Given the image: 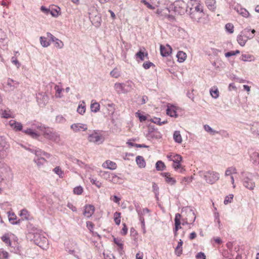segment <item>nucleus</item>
<instances>
[{
    "label": "nucleus",
    "mask_w": 259,
    "mask_h": 259,
    "mask_svg": "<svg viewBox=\"0 0 259 259\" xmlns=\"http://www.w3.org/2000/svg\"><path fill=\"white\" fill-rule=\"evenodd\" d=\"M189 6L183 1H176L171 4L166 10L169 13L173 11L175 14L182 15L188 11Z\"/></svg>",
    "instance_id": "nucleus-1"
},
{
    "label": "nucleus",
    "mask_w": 259,
    "mask_h": 259,
    "mask_svg": "<svg viewBox=\"0 0 259 259\" xmlns=\"http://www.w3.org/2000/svg\"><path fill=\"white\" fill-rule=\"evenodd\" d=\"M251 30L250 27H247L244 29L238 35L237 40L238 44L242 47L244 46L248 39H251L254 36L255 30L253 29L251 34L248 35V33Z\"/></svg>",
    "instance_id": "nucleus-2"
},
{
    "label": "nucleus",
    "mask_w": 259,
    "mask_h": 259,
    "mask_svg": "<svg viewBox=\"0 0 259 259\" xmlns=\"http://www.w3.org/2000/svg\"><path fill=\"white\" fill-rule=\"evenodd\" d=\"M200 176L203 177L206 183L213 184L215 183L220 178V175L218 172L214 171L209 170L207 171H200Z\"/></svg>",
    "instance_id": "nucleus-3"
},
{
    "label": "nucleus",
    "mask_w": 259,
    "mask_h": 259,
    "mask_svg": "<svg viewBox=\"0 0 259 259\" xmlns=\"http://www.w3.org/2000/svg\"><path fill=\"white\" fill-rule=\"evenodd\" d=\"M242 183L243 186L247 189L252 190L254 189L255 184L253 181V176L250 172H242Z\"/></svg>",
    "instance_id": "nucleus-4"
},
{
    "label": "nucleus",
    "mask_w": 259,
    "mask_h": 259,
    "mask_svg": "<svg viewBox=\"0 0 259 259\" xmlns=\"http://www.w3.org/2000/svg\"><path fill=\"white\" fill-rule=\"evenodd\" d=\"M30 234L33 236L31 239L33 240L34 243L40 247L44 248L46 244H48L47 238L41 234L39 230H37L36 232L31 233Z\"/></svg>",
    "instance_id": "nucleus-5"
},
{
    "label": "nucleus",
    "mask_w": 259,
    "mask_h": 259,
    "mask_svg": "<svg viewBox=\"0 0 259 259\" xmlns=\"http://www.w3.org/2000/svg\"><path fill=\"white\" fill-rule=\"evenodd\" d=\"M43 136L46 139L56 143H58L60 141L59 135L49 127H47L45 130Z\"/></svg>",
    "instance_id": "nucleus-6"
},
{
    "label": "nucleus",
    "mask_w": 259,
    "mask_h": 259,
    "mask_svg": "<svg viewBox=\"0 0 259 259\" xmlns=\"http://www.w3.org/2000/svg\"><path fill=\"white\" fill-rule=\"evenodd\" d=\"M1 182L4 181L9 182L13 178V174L10 167L6 165H3L1 167Z\"/></svg>",
    "instance_id": "nucleus-7"
},
{
    "label": "nucleus",
    "mask_w": 259,
    "mask_h": 259,
    "mask_svg": "<svg viewBox=\"0 0 259 259\" xmlns=\"http://www.w3.org/2000/svg\"><path fill=\"white\" fill-rule=\"evenodd\" d=\"M1 240L7 246L11 247L13 241H16L17 237L13 233L8 232L5 233L2 237Z\"/></svg>",
    "instance_id": "nucleus-8"
},
{
    "label": "nucleus",
    "mask_w": 259,
    "mask_h": 259,
    "mask_svg": "<svg viewBox=\"0 0 259 259\" xmlns=\"http://www.w3.org/2000/svg\"><path fill=\"white\" fill-rule=\"evenodd\" d=\"M182 161V157L179 154H175L172 164V167L175 170L180 169V173H183L185 171V169L181 166V162Z\"/></svg>",
    "instance_id": "nucleus-9"
},
{
    "label": "nucleus",
    "mask_w": 259,
    "mask_h": 259,
    "mask_svg": "<svg viewBox=\"0 0 259 259\" xmlns=\"http://www.w3.org/2000/svg\"><path fill=\"white\" fill-rule=\"evenodd\" d=\"M185 213L186 214V218L189 220V222H191V223L189 224L191 225L193 223L196 219L195 214L194 213V210L190 207L186 206L184 207L182 209V213Z\"/></svg>",
    "instance_id": "nucleus-10"
},
{
    "label": "nucleus",
    "mask_w": 259,
    "mask_h": 259,
    "mask_svg": "<svg viewBox=\"0 0 259 259\" xmlns=\"http://www.w3.org/2000/svg\"><path fill=\"white\" fill-rule=\"evenodd\" d=\"M88 140L90 142H93L98 144L102 143L103 142V140L102 136L99 135L96 132H94L92 134L89 135Z\"/></svg>",
    "instance_id": "nucleus-11"
},
{
    "label": "nucleus",
    "mask_w": 259,
    "mask_h": 259,
    "mask_svg": "<svg viewBox=\"0 0 259 259\" xmlns=\"http://www.w3.org/2000/svg\"><path fill=\"white\" fill-rule=\"evenodd\" d=\"M65 249L70 254H73L75 257H78L75 254L76 250L77 249V246L75 242L71 241L66 244Z\"/></svg>",
    "instance_id": "nucleus-12"
},
{
    "label": "nucleus",
    "mask_w": 259,
    "mask_h": 259,
    "mask_svg": "<svg viewBox=\"0 0 259 259\" xmlns=\"http://www.w3.org/2000/svg\"><path fill=\"white\" fill-rule=\"evenodd\" d=\"M18 83L10 78L8 79L7 82L4 85V88L6 91H13L18 85Z\"/></svg>",
    "instance_id": "nucleus-13"
},
{
    "label": "nucleus",
    "mask_w": 259,
    "mask_h": 259,
    "mask_svg": "<svg viewBox=\"0 0 259 259\" xmlns=\"http://www.w3.org/2000/svg\"><path fill=\"white\" fill-rule=\"evenodd\" d=\"M71 129L75 133L80 132L81 131H85L87 130V125L81 123H77L72 124L70 126Z\"/></svg>",
    "instance_id": "nucleus-14"
},
{
    "label": "nucleus",
    "mask_w": 259,
    "mask_h": 259,
    "mask_svg": "<svg viewBox=\"0 0 259 259\" xmlns=\"http://www.w3.org/2000/svg\"><path fill=\"white\" fill-rule=\"evenodd\" d=\"M147 137L148 139H158L161 138V135L159 132L155 131L153 128H149L148 131V133L147 135Z\"/></svg>",
    "instance_id": "nucleus-15"
},
{
    "label": "nucleus",
    "mask_w": 259,
    "mask_h": 259,
    "mask_svg": "<svg viewBox=\"0 0 259 259\" xmlns=\"http://www.w3.org/2000/svg\"><path fill=\"white\" fill-rule=\"evenodd\" d=\"M10 126L16 132L22 131L23 132V125L19 122L16 121L15 120H11L9 122Z\"/></svg>",
    "instance_id": "nucleus-16"
},
{
    "label": "nucleus",
    "mask_w": 259,
    "mask_h": 259,
    "mask_svg": "<svg viewBox=\"0 0 259 259\" xmlns=\"http://www.w3.org/2000/svg\"><path fill=\"white\" fill-rule=\"evenodd\" d=\"M95 211V207L93 205H86L84 206L83 215L88 218L92 216Z\"/></svg>",
    "instance_id": "nucleus-17"
},
{
    "label": "nucleus",
    "mask_w": 259,
    "mask_h": 259,
    "mask_svg": "<svg viewBox=\"0 0 259 259\" xmlns=\"http://www.w3.org/2000/svg\"><path fill=\"white\" fill-rule=\"evenodd\" d=\"M167 47L161 45L160 46V54L163 57H167L171 53L172 49L168 45H166Z\"/></svg>",
    "instance_id": "nucleus-18"
},
{
    "label": "nucleus",
    "mask_w": 259,
    "mask_h": 259,
    "mask_svg": "<svg viewBox=\"0 0 259 259\" xmlns=\"http://www.w3.org/2000/svg\"><path fill=\"white\" fill-rule=\"evenodd\" d=\"M126 84L123 83H116L114 84V89L118 94L125 93L127 92L125 89Z\"/></svg>",
    "instance_id": "nucleus-19"
},
{
    "label": "nucleus",
    "mask_w": 259,
    "mask_h": 259,
    "mask_svg": "<svg viewBox=\"0 0 259 259\" xmlns=\"http://www.w3.org/2000/svg\"><path fill=\"white\" fill-rule=\"evenodd\" d=\"M187 12L189 14L190 17L193 21H198L203 15L197 12H194V11L190 9Z\"/></svg>",
    "instance_id": "nucleus-20"
},
{
    "label": "nucleus",
    "mask_w": 259,
    "mask_h": 259,
    "mask_svg": "<svg viewBox=\"0 0 259 259\" xmlns=\"http://www.w3.org/2000/svg\"><path fill=\"white\" fill-rule=\"evenodd\" d=\"M23 132L26 135L30 136L33 139H36L40 136V134L37 133L36 131L34 130L31 127L23 131Z\"/></svg>",
    "instance_id": "nucleus-21"
},
{
    "label": "nucleus",
    "mask_w": 259,
    "mask_h": 259,
    "mask_svg": "<svg viewBox=\"0 0 259 259\" xmlns=\"http://www.w3.org/2000/svg\"><path fill=\"white\" fill-rule=\"evenodd\" d=\"M204 129L206 132L209 133L210 135L213 136L217 134H219L220 135H223L226 133L225 131H215L207 124H205L204 125Z\"/></svg>",
    "instance_id": "nucleus-22"
},
{
    "label": "nucleus",
    "mask_w": 259,
    "mask_h": 259,
    "mask_svg": "<svg viewBox=\"0 0 259 259\" xmlns=\"http://www.w3.org/2000/svg\"><path fill=\"white\" fill-rule=\"evenodd\" d=\"M8 218L10 223L12 225H18L20 224L21 222L20 220H17V217L16 214L14 213H10L9 211H8Z\"/></svg>",
    "instance_id": "nucleus-23"
},
{
    "label": "nucleus",
    "mask_w": 259,
    "mask_h": 259,
    "mask_svg": "<svg viewBox=\"0 0 259 259\" xmlns=\"http://www.w3.org/2000/svg\"><path fill=\"white\" fill-rule=\"evenodd\" d=\"M161 175L165 178V182L171 185H174L176 183V180L170 177V174L169 172H162L161 173Z\"/></svg>",
    "instance_id": "nucleus-24"
},
{
    "label": "nucleus",
    "mask_w": 259,
    "mask_h": 259,
    "mask_svg": "<svg viewBox=\"0 0 259 259\" xmlns=\"http://www.w3.org/2000/svg\"><path fill=\"white\" fill-rule=\"evenodd\" d=\"M1 117L5 118H14L15 117V114L10 109L1 110Z\"/></svg>",
    "instance_id": "nucleus-25"
},
{
    "label": "nucleus",
    "mask_w": 259,
    "mask_h": 259,
    "mask_svg": "<svg viewBox=\"0 0 259 259\" xmlns=\"http://www.w3.org/2000/svg\"><path fill=\"white\" fill-rule=\"evenodd\" d=\"M234 10L240 15L244 17L247 18L249 16V12L244 8H241L240 6H238L235 7Z\"/></svg>",
    "instance_id": "nucleus-26"
},
{
    "label": "nucleus",
    "mask_w": 259,
    "mask_h": 259,
    "mask_svg": "<svg viewBox=\"0 0 259 259\" xmlns=\"http://www.w3.org/2000/svg\"><path fill=\"white\" fill-rule=\"evenodd\" d=\"M31 128L35 131H36L37 129L39 131L44 133L47 127L43 125L41 123L35 122L31 124Z\"/></svg>",
    "instance_id": "nucleus-27"
},
{
    "label": "nucleus",
    "mask_w": 259,
    "mask_h": 259,
    "mask_svg": "<svg viewBox=\"0 0 259 259\" xmlns=\"http://www.w3.org/2000/svg\"><path fill=\"white\" fill-rule=\"evenodd\" d=\"M189 9L194 11V12L196 11L203 15V6L198 3L192 4V7Z\"/></svg>",
    "instance_id": "nucleus-28"
},
{
    "label": "nucleus",
    "mask_w": 259,
    "mask_h": 259,
    "mask_svg": "<svg viewBox=\"0 0 259 259\" xmlns=\"http://www.w3.org/2000/svg\"><path fill=\"white\" fill-rule=\"evenodd\" d=\"M166 114L172 117H177L178 116L176 111V107L174 106L167 107L166 109Z\"/></svg>",
    "instance_id": "nucleus-29"
},
{
    "label": "nucleus",
    "mask_w": 259,
    "mask_h": 259,
    "mask_svg": "<svg viewBox=\"0 0 259 259\" xmlns=\"http://www.w3.org/2000/svg\"><path fill=\"white\" fill-rule=\"evenodd\" d=\"M1 148L3 147V149H1V152L2 150L3 151H5L6 152L5 154L3 153V156H6L7 155V152L9 151V149L10 148L9 144L4 140L3 139L2 137H1Z\"/></svg>",
    "instance_id": "nucleus-30"
},
{
    "label": "nucleus",
    "mask_w": 259,
    "mask_h": 259,
    "mask_svg": "<svg viewBox=\"0 0 259 259\" xmlns=\"http://www.w3.org/2000/svg\"><path fill=\"white\" fill-rule=\"evenodd\" d=\"M250 160L255 165H259V153L254 152L250 154Z\"/></svg>",
    "instance_id": "nucleus-31"
},
{
    "label": "nucleus",
    "mask_w": 259,
    "mask_h": 259,
    "mask_svg": "<svg viewBox=\"0 0 259 259\" xmlns=\"http://www.w3.org/2000/svg\"><path fill=\"white\" fill-rule=\"evenodd\" d=\"M103 166L110 169L114 170L116 168L117 165L114 162L110 160H106L103 164Z\"/></svg>",
    "instance_id": "nucleus-32"
},
{
    "label": "nucleus",
    "mask_w": 259,
    "mask_h": 259,
    "mask_svg": "<svg viewBox=\"0 0 259 259\" xmlns=\"http://www.w3.org/2000/svg\"><path fill=\"white\" fill-rule=\"evenodd\" d=\"M181 214L180 213H176L175 218V228L176 230H179L182 228L181 226Z\"/></svg>",
    "instance_id": "nucleus-33"
},
{
    "label": "nucleus",
    "mask_w": 259,
    "mask_h": 259,
    "mask_svg": "<svg viewBox=\"0 0 259 259\" xmlns=\"http://www.w3.org/2000/svg\"><path fill=\"white\" fill-rule=\"evenodd\" d=\"M136 161L139 167L144 168L146 166V162L142 156H137L136 158Z\"/></svg>",
    "instance_id": "nucleus-34"
},
{
    "label": "nucleus",
    "mask_w": 259,
    "mask_h": 259,
    "mask_svg": "<svg viewBox=\"0 0 259 259\" xmlns=\"http://www.w3.org/2000/svg\"><path fill=\"white\" fill-rule=\"evenodd\" d=\"M205 3L207 8L211 11H213L216 9L215 0H205Z\"/></svg>",
    "instance_id": "nucleus-35"
},
{
    "label": "nucleus",
    "mask_w": 259,
    "mask_h": 259,
    "mask_svg": "<svg viewBox=\"0 0 259 259\" xmlns=\"http://www.w3.org/2000/svg\"><path fill=\"white\" fill-rule=\"evenodd\" d=\"M173 138L175 142L180 144L182 142V138L180 131H176L174 132Z\"/></svg>",
    "instance_id": "nucleus-36"
},
{
    "label": "nucleus",
    "mask_w": 259,
    "mask_h": 259,
    "mask_svg": "<svg viewBox=\"0 0 259 259\" xmlns=\"http://www.w3.org/2000/svg\"><path fill=\"white\" fill-rule=\"evenodd\" d=\"M93 100L92 101L91 104V110L93 112L97 113L100 110V105L98 103L96 102H93Z\"/></svg>",
    "instance_id": "nucleus-37"
},
{
    "label": "nucleus",
    "mask_w": 259,
    "mask_h": 259,
    "mask_svg": "<svg viewBox=\"0 0 259 259\" xmlns=\"http://www.w3.org/2000/svg\"><path fill=\"white\" fill-rule=\"evenodd\" d=\"M183 242L181 239L178 242V245L175 249V253L178 256H180L182 253V245Z\"/></svg>",
    "instance_id": "nucleus-38"
},
{
    "label": "nucleus",
    "mask_w": 259,
    "mask_h": 259,
    "mask_svg": "<svg viewBox=\"0 0 259 259\" xmlns=\"http://www.w3.org/2000/svg\"><path fill=\"white\" fill-rule=\"evenodd\" d=\"M177 57L178 61L179 62H183L186 59L187 55L183 51H179L177 54Z\"/></svg>",
    "instance_id": "nucleus-39"
},
{
    "label": "nucleus",
    "mask_w": 259,
    "mask_h": 259,
    "mask_svg": "<svg viewBox=\"0 0 259 259\" xmlns=\"http://www.w3.org/2000/svg\"><path fill=\"white\" fill-rule=\"evenodd\" d=\"M111 176L112 177L111 179L110 180V182H111L112 183L114 184H121L122 183V179L119 176H117L114 174H113V175Z\"/></svg>",
    "instance_id": "nucleus-40"
},
{
    "label": "nucleus",
    "mask_w": 259,
    "mask_h": 259,
    "mask_svg": "<svg viewBox=\"0 0 259 259\" xmlns=\"http://www.w3.org/2000/svg\"><path fill=\"white\" fill-rule=\"evenodd\" d=\"M61 9L58 7H55V8H52L50 10V14L54 17H57L60 14Z\"/></svg>",
    "instance_id": "nucleus-41"
},
{
    "label": "nucleus",
    "mask_w": 259,
    "mask_h": 259,
    "mask_svg": "<svg viewBox=\"0 0 259 259\" xmlns=\"http://www.w3.org/2000/svg\"><path fill=\"white\" fill-rule=\"evenodd\" d=\"M34 161L38 167H40L45 164L46 162V160L43 157H37L34 159Z\"/></svg>",
    "instance_id": "nucleus-42"
},
{
    "label": "nucleus",
    "mask_w": 259,
    "mask_h": 259,
    "mask_svg": "<svg viewBox=\"0 0 259 259\" xmlns=\"http://www.w3.org/2000/svg\"><path fill=\"white\" fill-rule=\"evenodd\" d=\"M47 37L40 36L39 38L40 42L43 47H48L50 45V41L47 40Z\"/></svg>",
    "instance_id": "nucleus-43"
},
{
    "label": "nucleus",
    "mask_w": 259,
    "mask_h": 259,
    "mask_svg": "<svg viewBox=\"0 0 259 259\" xmlns=\"http://www.w3.org/2000/svg\"><path fill=\"white\" fill-rule=\"evenodd\" d=\"M155 167L157 170L162 171L165 168V165L162 161L158 160L156 163Z\"/></svg>",
    "instance_id": "nucleus-44"
},
{
    "label": "nucleus",
    "mask_w": 259,
    "mask_h": 259,
    "mask_svg": "<svg viewBox=\"0 0 259 259\" xmlns=\"http://www.w3.org/2000/svg\"><path fill=\"white\" fill-rule=\"evenodd\" d=\"M19 215L22 218L23 220H28L30 214L26 209H23L20 211Z\"/></svg>",
    "instance_id": "nucleus-45"
},
{
    "label": "nucleus",
    "mask_w": 259,
    "mask_h": 259,
    "mask_svg": "<svg viewBox=\"0 0 259 259\" xmlns=\"http://www.w3.org/2000/svg\"><path fill=\"white\" fill-rule=\"evenodd\" d=\"M120 218H121V213L118 211H116L114 213V221L115 223L117 225H119L120 223Z\"/></svg>",
    "instance_id": "nucleus-46"
},
{
    "label": "nucleus",
    "mask_w": 259,
    "mask_h": 259,
    "mask_svg": "<svg viewBox=\"0 0 259 259\" xmlns=\"http://www.w3.org/2000/svg\"><path fill=\"white\" fill-rule=\"evenodd\" d=\"M53 171L56 174H57V175L59 176V177L60 178H62L64 176V171L63 170H61V168L60 167V166H56V167H55Z\"/></svg>",
    "instance_id": "nucleus-47"
},
{
    "label": "nucleus",
    "mask_w": 259,
    "mask_h": 259,
    "mask_svg": "<svg viewBox=\"0 0 259 259\" xmlns=\"http://www.w3.org/2000/svg\"><path fill=\"white\" fill-rule=\"evenodd\" d=\"M161 119L160 118L158 117H154L151 119V121L154 123H156L159 125H161L162 124H164L167 123V121L164 120L162 122H161Z\"/></svg>",
    "instance_id": "nucleus-48"
},
{
    "label": "nucleus",
    "mask_w": 259,
    "mask_h": 259,
    "mask_svg": "<svg viewBox=\"0 0 259 259\" xmlns=\"http://www.w3.org/2000/svg\"><path fill=\"white\" fill-rule=\"evenodd\" d=\"M53 42H54L55 47L58 49H62L64 47L63 42L57 38Z\"/></svg>",
    "instance_id": "nucleus-49"
},
{
    "label": "nucleus",
    "mask_w": 259,
    "mask_h": 259,
    "mask_svg": "<svg viewBox=\"0 0 259 259\" xmlns=\"http://www.w3.org/2000/svg\"><path fill=\"white\" fill-rule=\"evenodd\" d=\"M253 57L252 56L249 54H243L241 56L240 59L243 61H251Z\"/></svg>",
    "instance_id": "nucleus-50"
},
{
    "label": "nucleus",
    "mask_w": 259,
    "mask_h": 259,
    "mask_svg": "<svg viewBox=\"0 0 259 259\" xmlns=\"http://www.w3.org/2000/svg\"><path fill=\"white\" fill-rule=\"evenodd\" d=\"M232 173L236 174L237 169L234 167H230L227 169L225 171V176H230Z\"/></svg>",
    "instance_id": "nucleus-51"
},
{
    "label": "nucleus",
    "mask_w": 259,
    "mask_h": 259,
    "mask_svg": "<svg viewBox=\"0 0 259 259\" xmlns=\"http://www.w3.org/2000/svg\"><path fill=\"white\" fill-rule=\"evenodd\" d=\"M110 74L113 77L118 78L120 76V73L118 69L115 68L110 72Z\"/></svg>",
    "instance_id": "nucleus-52"
},
{
    "label": "nucleus",
    "mask_w": 259,
    "mask_h": 259,
    "mask_svg": "<svg viewBox=\"0 0 259 259\" xmlns=\"http://www.w3.org/2000/svg\"><path fill=\"white\" fill-rule=\"evenodd\" d=\"M210 94L211 97L214 99H217L219 96V92L218 89L215 90L211 89L210 90Z\"/></svg>",
    "instance_id": "nucleus-53"
},
{
    "label": "nucleus",
    "mask_w": 259,
    "mask_h": 259,
    "mask_svg": "<svg viewBox=\"0 0 259 259\" xmlns=\"http://www.w3.org/2000/svg\"><path fill=\"white\" fill-rule=\"evenodd\" d=\"M225 28L227 31L229 33H232L234 32V26L232 23H228L226 24Z\"/></svg>",
    "instance_id": "nucleus-54"
},
{
    "label": "nucleus",
    "mask_w": 259,
    "mask_h": 259,
    "mask_svg": "<svg viewBox=\"0 0 259 259\" xmlns=\"http://www.w3.org/2000/svg\"><path fill=\"white\" fill-rule=\"evenodd\" d=\"M55 89L56 90V98H61V93L62 91V89L60 88L59 85H56L55 86Z\"/></svg>",
    "instance_id": "nucleus-55"
},
{
    "label": "nucleus",
    "mask_w": 259,
    "mask_h": 259,
    "mask_svg": "<svg viewBox=\"0 0 259 259\" xmlns=\"http://www.w3.org/2000/svg\"><path fill=\"white\" fill-rule=\"evenodd\" d=\"M152 191L154 193L155 196L157 198L159 195V187L155 182L152 183Z\"/></svg>",
    "instance_id": "nucleus-56"
},
{
    "label": "nucleus",
    "mask_w": 259,
    "mask_h": 259,
    "mask_svg": "<svg viewBox=\"0 0 259 259\" xmlns=\"http://www.w3.org/2000/svg\"><path fill=\"white\" fill-rule=\"evenodd\" d=\"M145 56H148V54L146 53L144 54V53L142 52L141 51H139L136 54V57L137 58H139L141 60L143 61L144 60V57Z\"/></svg>",
    "instance_id": "nucleus-57"
},
{
    "label": "nucleus",
    "mask_w": 259,
    "mask_h": 259,
    "mask_svg": "<svg viewBox=\"0 0 259 259\" xmlns=\"http://www.w3.org/2000/svg\"><path fill=\"white\" fill-rule=\"evenodd\" d=\"M83 192V188L81 186H79L73 189V193L76 195H80Z\"/></svg>",
    "instance_id": "nucleus-58"
},
{
    "label": "nucleus",
    "mask_w": 259,
    "mask_h": 259,
    "mask_svg": "<svg viewBox=\"0 0 259 259\" xmlns=\"http://www.w3.org/2000/svg\"><path fill=\"white\" fill-rule=\"evenodd\" d=\"M90 180L92 184L95 185L98 188H100L102 186V183L100 182L97 181V179L90 178Z\"/></svg>",
    "instance_id": "nucleus-59"
},
{
    "label": "nucleus",
    "mask_w": 259,
    "mask_h": 259,
    "mask_svg": "<svg viewBox=\"0 0 259 259\" xmlns=\"http://www.w3.org/2000/svg\"><path fill=\"white\" fill-rule=\"evenodd\" d=\"M66 119L61 115L56 117V122L59 123H64L66 122Z\"/></svg>",
    "instance_id": "nucleus-60"
},
{
    "label": "nucleus",
    "mask_w": 259,
    "mask_h": 259,
    "mask_svg": "<svg viewBox=\"0 0 259 259\" xmlns=\"http://www.w3.org/2000/svg\"><path fill=\"white\" fill-rule=\"evenodd\" d=\"M77 111L78 113H79L81 115H83L85 111V106H83L82 105H79L78 106V108L77 109Z\"/></svg>",
    "instance_id": "nucleus-61"
},
{
    "label": "nucleus",
    "mask_w": 259,
    "mask_h": 259,
    "mask_svg": "<svg viewBox=\"0 0 259 259\" xmlns=\"http://www.w3.org/2000/svg\"><path fill=\"white\" fill-rule=\"evenodd\" d=\"M239 53L240 51L239 50H236L235 51H230L225 53V57H230Z\"/></svg>",
    "instance_id": "nucleus-62"
},
{
    "label": "nucleus",
    "mask_w": 259,
    "mask_h": 259,
    "mask_svg": "<svg viewBox=\"0 0 259 259\" xmlns=\"http://www.w3.org/2000/svg\"><path fill=\"white\" fill-rule=\"evenodd\" d=\"M113 173H110L108 171H104L103 174V176L104 178L106 179L107 180H108L109 181H110V180L111 179V177L113 175Z\"/></svg>",
    "instance_id": "nucleus-63"
},
{
    "label": "nucleus",
    "mask_w": 259,
    "mask_h": 259,
    "mask_svg": "<svg viewBox=\"0 0 259 259\" xmlns=\"http://www.w3.org/2000/svg\"><path fill=\"white\" fill-rule=\"evenodd\" d=\"M233 198V195L230 194L228 196H227L224 200V203L225 204H227L228 203H230L232 201Z\"/></svg>",
    "instance_id": "nucleus-64"
}]
</instances>
